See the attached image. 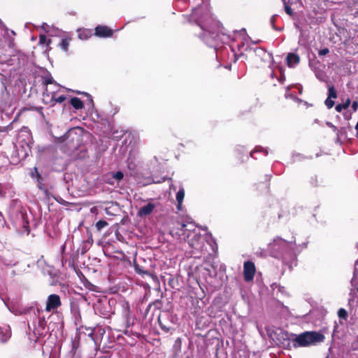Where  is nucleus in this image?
I'll return each mask as SVG.
<instances>
[{
  "label": "nucleus",
  "instance_id": "nucleus-23",
  "mask_svg": "<svg viewBox=\"0 0 358 358\" xmlns=\"http://www.w3.org/2000/svg\"><path fill=\"white\" fill-rule=\"evenodd\" d=\"M352 108L353 110L355 111L358 108V102L356 101H353V103L352 104Z\"/></svg>",
  "mask_w": 358,
  "mask_h": 358
},
{
  "label": "nucleus",
  "instance_id": "nucleus-2",
  "mask_svg": "<svg viewBox=\"0 0 358 358\" xmlns=\"http://www.w3.org/2000/svg\"><path fill=\"white\" fill-rule=\"evenodd\" d=\"M289 243L280 238H274L268 247L273 252H282L289 247Z\"/></svg>",
  "mask_w": 358,
  "mask_h": 358
},
{
  "label": "nucleus",
  "instance_id": "nucleus-19",
  "mask_svg": "<svg viewBox=\"0 0 358 358\" xmlns=\"http://www.w3.org/2000/svg\"><path fill=\"white\" fill-rule=\"evenodd\" d=\"M124 174L122 171H117L113 174V178L117 180H120L123 178Z\"/></svg>",
  "mask_w": 358,
  "mask_h": 358
},
{
  "label": "nucleus",
  "instance_id": "nucleus-16",
  "mask_svg": "<svg viewBox=\"0 0 358 358\" xmlns=\"http://www.w3.org/2000/svg\"><path fill=\"white\" fill-rule=\"evenodd\" d=\"M7 194V186L0 183V198L5 197Z\"/></svg>",
  "mask_w": 358,
  "mask_h": 358
},
{
  "label": "nucleus",
  "instance_id": "nucleus-9",
  "mask_svg": "<svg viewBox=\"0 0 358 358\" xmlns=\"http://www.w3.org/2000/svg\"><path fill=\"white\" fill-rule=\"evenodd\" d=\"M78 38L80 40H87L92 35V30L87 29H80L78 30Z\"/></svg>",
  "mask_w": 358,
  "mask_h": 358
},
{
  "label": "nucleus",
  "instance_id": "nucleus-15",
  "mask_svg": "<svg viewBox=\"0 0 358 358\" xmlns=\"http://www.w3.org/2000/svg\"><path fill=\"white\" fill-rule=\"evenodd\" d=\"M39 43L41 44H45L48 45L51 43V40L48 39L45 35L40 34Z\"/></svg>",
  "mask_w": 358,
  "mask_h": 358
},
{
  "label": "nucleus",
  "instance_id": "nucleus-1",
  "mask_svg": "<svg viewBox=\"0 0 358 358\" xmlns=\"http://www.w3.org/2000/svg\"><path fill=\"white\" fill-rule=\"evenodd\" d=\"M324 336L317 331H305L298 335L294 342L299 347H308L323 342Z\"/></svg>",
  "mask_w": 358,
  "mask_h": 358
},
{
  "label": "nucleus",
  "instance_id": "nucleus-20",
  "mask_svg": "<svg viewBox=\"0 0 358 358\" xmlns=\"http://www.w3.org/2000/svg\"><path fill=\"white\" fill-rule=\"evenodd\" d=\"M343 109H345V108L344 107V105H343V104H341V103H339V104H337V105L336 106V110L337 112H341V111H342V110H343Z\"/></svg>",
  "mask_w": 358,
  "mask_h": 358
},
{
  "label": "nucleus",
  "instance_id": "nucleus-27",
  "mask_svg": "<svg viewBox=\"0 0 358 358\" xmlns=\"http://www.w3.org/2000/svg\"><path fill=\"white\" fill-rule=\"evenodd\" d=\"M277 67L278 68V69H279V71H280V75H281V76H283V72H282V68H281V67H280V66H277Z\"/></svg>",
  "mask_w": 358,
  "mask_h": 358
},
{
  "label": "nucleus",
  "instance_id": "nucleus-6",
  "mask_svg": "<svg viewBox=\"0 0 358 358\" xmlns=\"http://www.w3.org/2000/svg\"><path fill=\"white\" fill-rule=\"evenodd\" d=\"M300 61V57L294 53H289L287 56V64L290 68H294Z\"/></svg>",
  "mask_w": 358,
  "mask_h": 358
},
{
  "label": "nucleus",
  "instance_id": "nucleus-33",
  "mask_svg": "<svg viewBox=\"0 0 358 358\" xmlns=\"http://www.w3.org/2000/svg\"><path fill=\"white\" fill-rule=\"evenodd\" d=\"M357 292H358V287H357Z\"/></svg>",
  "mask_w": 358,
  "mask_h": 358
},
{
  "label": "nucleus",
  "instance_id": "nucleus-29",
  "mask_svg": "<svg viewBox=\"0 0 358 358\" xmlns=\"http://www.w3.org/2000/svg\"><path fill=\"white\" fill-rule=\"evenodd\" d=\"M355 129H356L357 130H358V121H357V124H356V126H355Z\"/></svg>",
  "mask_w": 358,
  "mask_h": 358
},
{
  "label": "nucleus",
  "instance_id": "nucleus-28",
  "mask_svg": "<svg viewBox=\"0 0 358 358\" xmlns=\"http://www.w3.org/2000/svg\"><path fill=\"white\" fill-rule=\"evenodd\" d=\"M45 83L48 84V83H51L52 81H51V79L50 78H47L45 80Z\"/></svg>",
  "mask_w": 358,
  "mask_h": 358
},
{
  "label": "nucleus",
  "instance_id": "nucleus-12",
  "mask_svg": "<svg viewBox=\"0 0 358 358\" xmlns=\"http://www.w3.org/2000/svg\"><path fill=\"white\" fill-rule=\"evenodd\" d=\"M71 104L76 109H81L83 107V103L82 101L78 98H72L71 99Z\"/></svg>",
  "mask_w": 358,
  "mask_h": 358
},
{
  "label": "nucleus",
  "instance_id": "nucleus-25",
  "mask_svg": "<svg viewBox=\"0 0 358 358\" xmlns=\"http://www.w3.org/2000/svg\"><path fill=\"white\" fill-rule=\"evenodd\" d=\"M285 11H286V13H287L288 15H292V9H291V8H290L289 6H285Z\"/></svg>",
  "mask_w": 358,
  "mask_h": 358
},
{
  "label": "nucleus",
  "instance_id": "nucleus-14",
  "mask_svg": "<svg viewBox=\"0 0 358 358\" xmlns=\"http://www.w3.org/2000/svg\"><path fill=\"white\" fill-rule=\"evenodd\" d=\"M10 336H11V331H10V328L8 327L5 329V332L3 334L4 338H1V341L6 342L7 340H8L10 338Z\"/></svg>",
  "mask_w": 358,
  "mask_h": 358
},
{
  "label": "nucleus",
  "instance_id": "nucleus-4",
  "mask_svg": "<svg viewBox=\"0 0 358 358\" xmlns=\"http://www.w3.org/2000/svg\"><path fill=\"white\" fill-rule=\"evenodd\" d=\"M244 278L246 281L253 279L255 273V264L251 262H246L244 264Z\"/></svg>",
  "mask_w": 358,
  "mask_h": 358
},
{
  "label": "nucleus",
  "instance_id": "nucleus-21",
  "mask_svg": "<svg viewBox=\"0 0 358 358\" xmlns=\"http://www.w3.org/2000/svg\"><path fill=\"white\" fill-rule=\"evenodd\" d=\"M329 49L328 48H324V49H322L320 50L319 52V55L322 56V55H327V53H329Z\"/></svg>",
  "mask_w": 358,
  "mask_h": 358
},
{
  "label": "nucleus",
  "instance_id": "nucleus-11",
  "mask_svg": "<svg viewBox=\"0 0 358 358\" xmlns=\"http://www.w3.org/2000/svg\"><path fill=\"white\" fill-rule=\"evenodd\" d=\"M201 239V235L199 234H195L194 236V240L193 241H189L188 243L189 246L192 248H200V243L199 241Z\"/></svg>",
  "mask_w": 358,
  "mask_h": 358
},
{
  "label": "nucleus",
  "instance_id": "nucleus-5",
  "mask_svg": "<svg viewBox=\"0 0 358 358\" xmlns=\"http://www.w3.org/2000/svg\"><path fill=\"white\" fill-rule=\"evenodd\" d=\"M113 34V31L106 26H98L95 29V35L99 37H108Z\"/></svg>",
  "mask_w": 358,
  "mask_h": 358
},
{
  "label": "nucleus",
  "instance_id": "nucleus-32",
  "mask_svg": "<svg viewBox=\"0 0 358 358\" xmlns=\"http://www.w3.org/2000/svg\"><path fill=\"white\" fill-rule=\"evenodd\" d=\"M34 171L36 173H37V169L36 168H34Z\"/></svg>",
  "mask_w": 358,
  "mask_h": 358
},
{
  "label": "nucleus",
  "instance_id": "nucleus-24",
  "mask_svg": "<svg viewBox=\"0 0 358 358\" xmlns=\"http://www.w3.org/2000/svg\"><path fill=\"white\" fill-rule=\"evenodd\" d=\"M343 104L344 105V107L345 108H347L350 104V99L349 98L347 99L346 101H345V103Z\"/></svg>",
  "mask_w": 358,
  "mask_h": 358
},
{
  "label": "nucleus",
  "instance_id": "nucleus-13",
  "mask_svg": "<svg viewBox=\"0 0 358 358\" xmlns=\"http://www.w3.org/2000/svg\"><path fill=\"white\" fill-rule=\"evenodd\" d=\"M70 41H71V39L70 38H63L60 43H59V47L60 48L64 51V52H67L68 51V49H69V43H70Z\"/></svg>",
  "mask_w": 358,
  "mask_h": 358
},
{
  "label": "nucleus",
  "instance_id": "nucleus-7",
  "mask_svg": "<svg viewBox=\"0 0 358 358\" xmlns=\"http://www.w3.org/2000/svg\"><path fill=\"white\" fill-rule=\"evenodd\" d=\"M155 207V206L154 204L149 203L146 206H144L139 209L138 215L140 217L147 216L153 211Z\"/></svg>",
  "mask_w": 358,
  "mask_h": 358
},
{
  "label": "nucleus",
  "instance_id": "nucleus-17",
  "mask_svg": "<svg viewBox=\"0 0 358 358\" xmlns=\"http://www.w3.org/2000/svg\"><path fill=\"white\" fill-rule=\"evenodd\" d=\"M108 225V223L103 220H99L96 223V227L98 230H101Z\"/></svg>",
  "mask_w": 358,
  "mask_h": 358
},
{
  "label": "nucleus",
  "instance_id": "nucleus-18",
  "mask_svg": "<svg viewBox=\"0 0 358 358\" xmlns=\"http://www.w3.org/2000/svg\"><path fill=\"white\" fill-rule=\"evenodd\" d=\"M338 315L341 318L346 319V317L348 316V313L345 309L341 308V309H339V310L338 312Z\"/></svg>",
  "mask_w": 358,
  "mask_h": 358
},
{
  "label": "nucleus",
  "instance_id": "nucleus-10",
  "mask_svg": "<svg viewBox=\"0 0 358 358\" xmlns=\"http://www.w3.org/2000/svg\"><path fill=\"white\" fill-rule=\"evenodd\" d=\"M184 197H185V190L182 187H181L178 190V192H177V194H176V200L178 201L177 208L178 210L181 209V206H182V203Z\"/></svg>",
  "mask_w": 358,
  "mask_h": 358
},
{
  "label": "nucleus",
  "instance_id": "nucleus-26",
  "mask_svg": "<svg viewBox=\"0 0 358 358\" xmlns=\"http://www.w3.org/2000/svg\"><path fill=\"white\" fill-rule=\"evenodd\" d=\"M64 100V97H63V96H59V97L57 99V101H58V102H62Z\"/></svg>",
  "mask_w": 358,
  "mask_h": 358
},
{
  "label": "nucleus",
  "instance_id": "nucleus-31",
  "mask_svg": "<svg viewBox=\"0 0 358 358\" xmlns=\"http://www.w3.org/2000/svg\"><path fill=\"white\" fill-rule=\"evenodd\" d=\"M253 154H254V152H252L250 153L251 157H253Z\"/></svg>",
  "mask_w": 358,
  "mask_h": 358
},
{
  "label": "nucleus",
  "instance_id": "nucleus-8",
  "mask_svg": "<svg viewBox=\"0 0 358 358\" xmlns=\"http://www.w3.org/2000/svg\"><path fill=\"white\" fill-rule=\"evenodd\" d=\"M337 97L336 91H329V96L325 100V105L328 108H331L334 105V99Z\"/></svg>",
  "mask_w": 358,
  "mask_h": 358
},
{
  "label": "nucleus",
  "instance_id": "nucleus-30",
  "mask_svg": "<svg viewBox=\"0 0 358 358\" xmlns=\"http://www.w3.org/2000/svg\"><path fill=\"white\" fill-rule=\"evenodd\" d=\"M182 228H185L187 227V225L185 224H182Z\"/></svg>",
  "mask_w": 358,
  "mask_h": 358
},
{
  "label": "nucleus",
  "instance_id": "nucleus-3",
  "mask_svg": "<svg viewBox=\"0 0 358 358\" xmlns=\"http://www.w3.org/2000/svg\"><path fill=\"white\" fill-rule=\"evenodd\" d=\"M60 297L57 294H50L46 301L45 310L48 312L55 310L61 306Z\"/></svg>",
  "mask_w": 358,
  "mask_h": 358
},
{
  "label": "nucleus",
  "instance_id": "nucleus-22",
  "mask_svg": "<svg viewBox=\"0 0 358 358\" xmlns=\"http://www.w3.org/2000/svg\"><path fill=\"white\" fill-rule=\"evenodd\" d=\"M41 28L45 31V32H48L49 31V29H50V26L46 24V23H43L42 25H41Z\"/></svg>",
  "mask_w": 358,
  "mask_h": 358
}]
</instances>
